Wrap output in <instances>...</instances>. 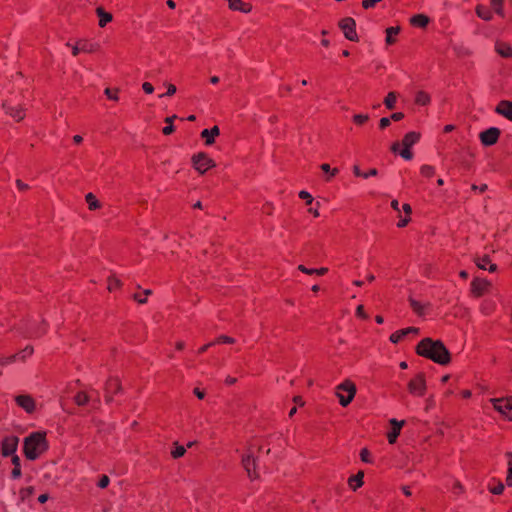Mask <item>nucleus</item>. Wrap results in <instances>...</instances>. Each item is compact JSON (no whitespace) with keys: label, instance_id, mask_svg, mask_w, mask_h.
Instances as JSON below:
<instances>
[{"label":"nucleus","instance_id":"f257e3e1","mask_svg":"<svg viewBox=\"0 0 512 512\" xmlns=\"http://www.w3.org/2000/svg\"><path fill=\"white\" fill-rule=\"evenodd\" d=\"M416 352L418 355L429 358L441 365H446L450 361L449 351L439 340L423 339L417 345Z\"/></svg>","mask_w":512,"mask_h":512},{"label":"nucleus","instance_id":"f03ea898","mask_svg":"<svg viewBox=\"0 0 512 512\" xmlns=\"http://www.w3.org/2000/svg\"><path fill=\"white\" fill-rule=\"evenodd\" d=\"M24 454L29 460H36L48 449L45 433L34 432L24 440Z\"/></svg>","mask_w":512,"mask_h":512},{"label":"nucleus","instance_id":"7ed1b4c3","mask_svg":"<svg viewBox=\"0 0 512 512\" xmlns=\"http://www.w3.org/2000/svg\"><path fill=\"white\" fill-rule=\"evenodd\" d=\"M356 394V386L349 380H345L336 387V395L343 407L348 406Z\"/></svg>","mask_w":512,"mask_h":512},{"label":"nucleus","instance_id":"20e7f679","mask_svg":"<svg viewBox=\"0 0 512 512\" xmlns=\"http://www.w3.org/2000/svg\"><path fill=\"white\" fill-rule=\"evenodd\" d=\"M494 408L508 420H512V398L491 399Z\"/></svg>","mask_w":512,"mask_h":512},{"label":"nucleus","instance_id":"39448f33","mask_svg":"<svg viewBox=\"0 0 512 512\" xmlns=\"http://www.w3.org/2000/svg\"><path fill=\"white\" fill-rule=\"evenodd\" d=\"M339 26L348 40L356 41L358 39L357 33L355 31L356 22L353 18H344L343 20L340 21Z\"/></svg>","mask_w":512,"mask_h":512},{"label":"nucleus","instance_id":"423d86ee","mask_svg":"<svg viewBox=\"0 0 512 512\" xmlns=\"http://www.w3.org/2000/svg\"><path fill=\"white\" fill-rule=\"evenodd\" d=\"M19 439L16 436L5 437L1 444V453L4 457L16 455Z\"/></svg>","mask_w":512,"mask_h":512},{"label":"nucleus","instance_id":"0eeeda50","mask_svg":"<svg viewBox=\"0 0 512 512\" xmlns=\"http://www.w3.org/2000/svg\"><path fill=\"white\" fill-rule=\"evenodd\" d=\"M242 465L250 479H256L258 477V474L255 471L256 458L251 450L242 457Z\"/></svg>","mask_w":512,"mask_h":512},{"label":"nucleus","instance_id":"6e6552de","mask_svg":"<svg viewBox=\"0 0 512 512\" xmlns=\"http://www.w3.org/2000/svg\"><path fill=\"white\" fill-rule=\"evenodd\" d=\"M410 393L422 396L426 390V384L423 374H418L414 379L408 383Z\"/></svg>","mask_w":512,"mask_h":512},{"label":"nucleus","instance_id":"1a4fd4ad","mask_svg":"<svg viewBox=\"0 0 512 512\" xmlns=\"http://www.w3.org/2000/svg\"><path fill=\"white\" fill-rule=\"evenodd\" d=\"M121 390V384L118 378L111 377L107 380L105 385V401L110 403L113 396Z\"/></svg>","mask_w":512,"mask_h":512},{"label":"nucleus","instance_id":"9d476101","mask_svg":"<svg viewBox=\"0 0 512 512\" xmlns=\"http://www.w3.org/2000/svg\"><path fill=\"white\" fill-rule=\"evenodd\" d=\"M500 130L496 127H490L489 129L480 133V140L483 145L491 146L495 144L499 138Z\"/></svg>","mask_w":512,"mask_h":512},{"label":"nucleus","instance_id":"9b49d317","mask_svg":"<svg viewBox=\"0 0 512 512\" xmlns=\"http://www.w3.org/2000/svg\"><path fill=\"white\" fill-rule=\"evenodd\" d=\"M213 165V161L205 154L199 153L198 155H194V170L204 173Z\"/></svg>","mask_w":512,"mask_h":512},{"label":"nucleus","instance_id":"f8f14e48","mask_svg":"<svg viewBox=\"0 0 512 512\" xmlns=\"http://www.w3.org/2000/svg\"><path fill=\"white\" fill-rule=\"evenodd\" d=\"M18 406L27 413H33L36 408L35 400L30 395H18L15 397Z\"/></svg>","mask_w":512,"mask_h":512},{"label":"nucleus","instance_id":"ddd939ff","mask_svg":"<svg viewBox=\"0 0 512 512\" xmlns=\"http://www.w3.org/2000/svg\"><path fill=\"white\" fill-rule=\"evenodd\" d=\"M489 286L490 282L484 279L475 278L471 283V291L475 296L479 297L485 293Z\"/></svg>","mask_w":512,"mask_h":512},{"label":"nucleus","instance_id":"4468645a","mask_svg":"<svg viewBox=\"0 0 512 512\" xmlns=\"http://www.w3.org/2000/svg\"><path fill=\"white\" fill-rule=\"evenodd\" d=\"M495 111L499 115L512 121V102L511 101H508V100L500 101V103L497 105Z\"/></svg>","mask_w":512,"mask_h":512},{"label":"nucleus","instance_id":"2eb2a0df","mask_svg":"<svg viewBox=\"0 0 512 512\" xmlns=\"http://www.w3.org/2000/svg\"><path fill=\"white\" fill-rule=\"evenodd\" d=\"M404 423H405L404 420L398 421L397 419H394V418L390 420V424L392 425V430H391V432L388 433V441L390 444L395 443Z\"/></svg>","mask_w":512,"mask_h":512},{"label":"nucleus","instance_id":"dca6fc26","mask_svg":"<svg viewBox=\"0 0 512 512\" xmlns=\"http://www.w3.org/2000/svg\"><path fill=\"white\" fill-rule=\"evenodd\" d=\"M4 108L6 109V113L9 114L16 121H21L25 117V112L22 107H12L4 104Z\"/></svg>","mask_w":512,"mask_h":512},{"label":"nucleus","instance_id":"f3484780","mask_svg":"<svg viewBox=\"0 0 512 512\" xmlns=\"http://www.w3.org/2000/svg\"><path fill=\"white\" fill-rule=\"evenodd\" d=\"M495 50L502 57L512 58V47L505 42H497Z\"/></svg>","mask_w":512,"mask_h":512},{"label":"nucleus","instance_id":"a211bd4d","mask_svg":"<svg viewBox=\"0 0 512 512\" xmlns=\"http://www.w3.org/2000/svg\"><path fill=\"white\" fill-rule=\"evenodd\" d=\"M229 8L243 13H248L251 11V6L241 0H230Z\"/></svg>","mask_w":512,"mask_h":512},{"label":"nucleus","instance_id":"6ab92c4d","mask_svg":"<svg viewBox=\"0 0 512 512\" xmlns=\"http://www.w3.org/2000/svg\"><path fill=\"white\" fill-rule=\"evenodd\" d=\"M420 139V134L417 132H409L405 135L403 139V146L406 148H410L414 144L418 142Z\"/></svg>","mask_w":512,"mask_h":512},{"label":"nucleus","instance_id":"aec40b11","mask_svg":"<svg viewBox=\"0 0 512 512\" xmlns=\"http://www.w3.org/2000/svg\"><path fill=\"white\" fill-rule=\"evenodd\" d=\"M96 12L99 17L100 27H104L107 23H109L112 20V15L108 12H105L103 8H97Z\"/></svg>","mask_w":512,"mask_h":512},{"label":"nucleus","instance_id":"412c9836","mask_svg":"<svg viewBox=\"0 0 512 512\" xmlns=\"http://www.w3.org/2000/svg\"><path fill=\"white\" fill-rule=\"evenodd\" d=\"M429 23V18L424 14H417L411 18V24L418 27H426Z\"/></svg>","mask_w":512,"mask_h":512},{"label":"nucleus","instance_id":"4be33fe9","mask_svg":"<svg viewBox=\"0 0 512 512\" xmlns=\"http://www.w3.org/2000/svg\"><path fill=\"white\" fill-rule=\"evenodd\" d=\"M364 473L362 471L358 472L356 475L351 476L349 478V484L353 490H356L363 484Z\"/></svg>","mask_w":512,"mask_h":512},{"label":"nucleus","instance_id":"5701e85b","mask_svg":"<svg viewBox=\"0 0 512 512\" xmlns=\"http://www.w3.org/2000/svg\"><path fill=\"white\" fill-rule=\"evenodd\" d=\"M12 464L14 465V467L11 471V476L13 479H17L21 476V464L19 456L13 455Z\"/></svg>","mask_w":512,"mask_h":512},{"label":"nucleus","instance_id":"b1692460","mask_svg":"<svg viewBox=\"0 0 512 512\" xmlns=\"http://www.w3.org/2000/svg\"><path fill=\"white\" fill-rule=\"evenodd\" d=\"M86 203L88 204L89 210H96L100 208V203L93 193H88L85 196Z\"/></svg>","mask_w":512,"mask_h":512},{"label":"nucleus","instance_id":"393cba45","mask_svg":"<svg viewBox=\"0 0 512 512\" xmlns=\"http://www.w3.org/2000/svg\"><path fill=\"white\" fill-rule=\"evenodd\" d=\"M400 32V27H388L386 29V43L391 45L395 42L393 36Z\"/></svg>","mask_w":512,"mask_h":512},{"label":"nucleus","instance_id":"a878e982","mask_svg":"<svg viewBox=\"0 0 512 512\" xmlns=\"http://www.w3.org/2000/svg\"><path fill=\"white\" fill-rule=\"evenodd\" d=\"M476 13H477V16L483 20L489 21L492 19V13L484 6H481V5L477 6Z\"/></svg>","mask_w":512,"mask_h":512},{"label":"nucleus","instance_id":"bb28decb","mask_svg":"<svg viewBox=\"0 0 512 512\" xmlns=\"http://www.w3.org/2000/svg\"><path fill=\"white\" fill-rule=\"evenodd\" d=\"M89 399L90 397L88 394L83 391L78 392L74 397V401L78 406L86 405L89 402Z\"/></svg>","mask_w":512,"mask_h":512},{"label":"nucleus","instance_id":"cd10ccee","mask_svg":"<svg viewBox=\"0 0 512 512\" xmlns=\"http://www.w3.org/2000/svg\"><path fill=\"white\" fill-rule=\"evenodd\" d=\"M429 101H430V97L427 93H425L423 91L417 92L416 97H415V102L417 104L426 105L429 103Z\"/></svg>","mask_w":512,"mask_h":512},{"label":"nucleus","instance_id":"c85d7f7f","mask_svg":"<svg viewBox=\"0 0 512 512\" xmlns=\"http://www.w3.org/2000/svg\"><path fill=\"white\" fill-rule=\"evenodd\" d=\"M397 95L395 92H389L384 100V104L388 109H393L395 107Z\"/></svg>","mask_w":512,"mask_h":512},{"label":"nucleus","instance_id":"c756f323","mask_svg":"<svg viewBox=\"0 0 512 512\" xmlns=\"http://www.w3.org/2000/svg\"><path fill=\"white\" fill-rule=\"evenodd\" d=\"M176 118V116L167 117L165 119V122L167 125L162 129V133L164 135H170L174 131V126L172 124L173 119Z\"/></svg>","mask_w":512,"mask_h":512},{"label":"nucleus","instance_id":"7c9ffc66","mask_svg":"<svg viewBox=\"0 0 512 512\" xmlns=\"http://www.w3.org/2000/svg\"><path fill=\"white\" fill-rule=\"evenodd\" d=\"M34 352V349L32 346H26L23 350H21L18 354V360L24 361L26 358L30 357Z\"/></svg>","mask_w":512,"mask_h":512},{"label":"nucleus","instance_id":"2f4dec72","mask_svg":"<svg viewBox=\"0 0 512 512\" xmlns=\"http://www.w3.org/2000/svg\"><path fill=\"white\" fill-rule=\"evenodd\" d=\"M19 355L20 354H13V355L8 356V357H1L0 358V365L1 366H6V365H9L11 363H14V362L18 361Z\"/></svg>","mask_w":512,"mask_h":512},{"label":"nucleus","instance_id":"473e14b6","mask_svg":"<svg viewBox=\"0 0 512 512\" xmlns=\"http://www.w3.org/2000/svg\"><path fill=\"white\" fill-rule=\"evenodd\" d=\"M420 172L425 177H432L435 173V168L430 165H422L420 168Z\"/></svg>","mask_w":512,"mask_h":512},{"label":"nucleus","instance_id":"72a5a7b5","mask_svg":"<svg viewBox=\"0 0 512 512\" xmlns=\"http://www.w3.org/2000/svg\"><path fill=\"white\" fill-rule=\"evenodd\" d=\"M121 285L120 280L117 279L114 276H111L108 278V290L114 291L115 289L119 288Z\"/></svg>","mask_w":512,"mask_h":512},{"label":"nucleus","instance_id":"f704fd0d","mask_svg":"<svg viewBox=\"0 0 512 512\" xmlns=\"http://www.w3.org/2000/svg\"><path fill=\"white\" fill-rule=\"evenodd\" d=\"M149 294H151V291H150V290H145V291L143 292V294H141V293H136V294H134V296H133V297H134V300H135V301H137L138 303H140V304H144V303H146V301H147V296H148Z\"/></svg>","mask_w":512,"mask_h":512},{"label":"nucleus","instance_id":"c9c22d12","mask_svg":"<svg viewBox=\"0 0 512 512\" xmlns=\"http://www.w3.org/2000/svg\"><path fill=\"white\" fill-rule=\"evenodd\" d=\"M398 333L400 335V338L403 339L405 336H407L410 333L418 334L419 329L416 327H408L405 329L398 330Z\"/></svg>","mask_w":512,"mask_h":512},{"label":"nucleus","instance_id":"e433bc0d","mask_svg":"<svg viewBox=\"0 0 512 512\" xmlns=\"http://www.w3.org/2000/svg\"><path fill=\"white\" fill-rule=\"evenodd\" d=\"M185 447L182 445H176L175 449L171 451L173 458L177 459L185 454Z\"/></svg>","mask_w":512,"mask_h":512},{"label":"nucleus","instance_id":"4c0bfd02","mask_svg":"<svg viewBox=\"0 0 512 512\" xmlns=\"http://www.w3.org/2000/svg\"><path fill=\"white\" fill-rule=\"evenodd\" d=\"M410 305L412 307V309L419 315H421L423 313V305L416 301L415 299H410Z\"/></svg>","mask_w":512,"mask_h":512},{"label":"nucleus","instance_id":"58836bf2","mask_svg":"<svg viewBox=\"0 0 512 512\" xmlns=\"http://www.w3.org/2000/svg\"><path fill=\"white\" fill-rule=\"evenodd\" d=\"M489 262H490V259H489V257H488V256H483V257H481V258L479 257V258H477V259L475 260V263H476V265L478 266V268L483 269V270L487 269V268H486V265H487Z\"/></svg>","mask_w":512,"mask_h":512},{"label":"nucleus","instance_id":"ea45409f","mask_svg":"<svg viewBox=\"0 0 512 512\" xmlns=\"http://www.w3.org/2000/svg\"><path fill=\"white\" fill-rule=\"evenodd\" d=\"M321 169H322V171H323V172H325V173H329V174H330V175L327 177V180H328V181L330 180V178H331L332 176H335V175L338 173V169H336V168H335V169L331 170L330 165H329V164H326V163H324V164H322V165H321Z\"/></svg>","mask_w":512,"mask_h":512},{"label":"nucleus","instance_id":"a19ab883","mask_svg":"<svg viewBox=\"0 0 512 512\" xmlns=\"http://www.w3.org/2000/svg\"><path fill=\"white\" fill-rule=\"evenodd\" d=\"M489 490H490L491 493L499 495L504 490V484L499 481L495 486H490Z\"/></svg>","mask_w":512,"mask_h":512},{"label":"nucleus","instance_id":"79ce46f5","mask_svg":"<svg viewBox=\"0 0 512 512\" xmlns=\"http://www.w3.org/2000/svg\"><path fill=\"white\" fill-rule=\"evenodd\" d=\"M104 92H105V95L109 99L114 100V101L118 100V90L117 89L106 88Z\"/></svg>","mask_w":512,"mask_h":512},{"label":"nucleus","instance_id":"37998d69","mask_svg":"<svg viewBox=\"0 0 512 512\" xmlns=\"http://www.w3.org/2000/svg\"><path fill=\"white\" fill-rule=\"evenodd\" d=\"M201 137H202L203 139H205V142H206V144H208V145H210V144H212V143L214 142V139H213V137L211 136L209 129H204V130L201 132Z\"/></svg>","mask_w":512,"mask_h":512},{"label":"nucleus","instance_id":"c03bdc74","mask_svg":"<svg viewBox=\"0 0 512 512\" xmlns=\"http://www.w3.org/2000/svg\"><path fill=\"white\" fill-rule=\"evenodd\" d=\"M369 119V116L367 114H356L354 116V121L357 124H363Z\"/></svg>","mask_w":512,"mask_h":512},{"label":"nucleus","instance_id":"a18cd8bd","mask_svg":"<svg viewBox=\"0 0 512 512\" xmlns=\"http://www.w3.org/2000/svg\"><path fill=\"white\" fill-rule=\"evenodd\" d=\"M382 0H363L362 6L364 9H370Z\"/></svg>","mask_w":512,"mask_h":512},{"label":"nucleus","instance_id":"49530a36","mask_svg":"<svg viewBox=\"0 0 512 512\" xmlns=\"http://www.w3.org/2000/svg\"><path fill=\"white\" fill-rule=\"evenodd\" d=\"M109 483V477L107 475H103L98 482V487L104 489L109 485Z\"/></svg>","mask_w":512,"mask_h":512},{"label":"nucleus","instance_id":"de8ad7c7","mask_svg":"<svg viewBox=\"0 0 512 512\" xmlns=\"http://www.w3.org/2000/svg\"><path fill=\"white\" fill-rule=\"evenodd\" d=\"M299 197L301 199L305 200L307 204H311L312 201H313V198H312L311 194L308 193L307 191H301L299 193Z\"/></svg>","mask_w":512,"mask_h":512},{"label":"nucleus","instance_id":"09e8293b","mask_svg":"<svg viewBox=\"0 0 512 512\" xmlns=\"http://www.w3.org/2000/svg\"><path fill=\"white\" fill-rule=\"evenodd\" d=\"M502 2L503 0H491V4L495 8L496 13L498 14H502Z\"/></svg>","mask_w":512,"mask_h":512},{"label":"nucleus","instance_id":"8fccbe9b","mask_svg":"<svg viewBox=\"0 0 512 512\" xmlns=\"http://www.w3.org/2000/svg\"><path fill=\"white\" fill-rule=\"evenodd\" d=\"M80 49L81 52H91L92 51V45L87 43L86 41H80Z\"/></svg>","mask_w":512,"mask_h":512},{"label":"nucleus","instance_id":"3c124183","mask_svg":"<svg viewBox=\"0 0 512 512\" xmlns=\"http://www.w3.org/2000/svg\"><path fill=\"white\" fill-rule=\"evenodd\" d=\"M360 457L363 462H366V463L370 462V453L367 449L361 450Z\"/></svg>","mask_w":512,"mask_h":512},{"label":"nucleus","instance_id":"603ef678","mask_svg":"<svg viewBox=\"0 0 512 512\" xmlns=\"http://www.w3.org/2000/svg\"><path fill=\"white\" fill-rule=\"evenodd\" d=\"M142 89H143V91H144L145 93H147V94H151V93H153V91H154V87H153V85H152L151 83H149V82H144V83L142 84Z\"/></svg>","mask_w":512,"mask_h":512},{"label":"nucleus","instance_id":"864d4df0","mask_svg":"<svg viewBox=\"0 0 512 512\" xmlns=\"http://www.w3.org/2000/svg\"><path fill=\"white\" fill-rule=\"evenodd\" d=\"M400 155L405 159V160H411L412 157H413V154L410 152L409 148H406L404 147V149L400 152Z\"/></svg>","mask_w":512,"mask_h":512},{"label":"nucleus","instance_id":"5fc2aeb1","mask_svg":"<svg viewBox=\"0 0 512 512\" xmlns=\"http://www.w3.org/2000/svg\"><path fill=\"white\" fill-rule=\"evenodd\" d=\"M175 92H176V86L173 85V84H169L167 92L165 94L159 95V97L161 98V97H164V96H172V95L175 94Z\"/></svg>","mask_w":512,"mask_h":512},{"label":"nucleus","instance_id":"6e6d98bb","mask_svg":"<svg viewBox=\"0 0 512 512\" xmlns=\"http://www.w3.org/2000/svg\"><path fill=\"white\" fill-rule=\"evenodd\" d=\"M356 314H357L359 317L363 318V319H367V318H368V315H367V314L365 313V311H364V307H363V305H359V306L357 307V309H356Z\"/></svg>","mask_w":512,"mask_h":512},{"label":"nucleus","instance_id":"4d7b16f0","mask_svg":"<svg viewBox=\"0 0 512 512\" xmlns=\"http://www.w3.org/2000/svg\"><path fill=\"white\" fill-rule=\"evenodd\" d=\"M16 186L20 191H26L29 188V186L20 179L16 180Z\"/></svg>","mask_w":512,"mask_h":512},{"label":"nucleus","instance_id":"13d9d810","mask_svg":"<svg viewBox=\"0 0 512 512\" xmlns=\"http://www.w3.org/2000/svg\"><path fill=\"white\" fill-rule=\"evenodd\" d=\"M218 342L231 344L234 343V339L228 336H221L218 338Z\"/></svg>","mask_w":512,"mask_h":512},{"label":"nucleus","instance_id":"bf43d9fd","mask_svg":"<svg viewBox=\"0 0 512 512\" xmlns=\"http://www.w3.org/2000/svg\"><path fill=\"white\" fill-rule=\"evenodd\" d=\"M390 125V118H387V117H383L380 119V127L381 128H386Z\"/></svg>","mask_w":512,"mask_h":512},{"label":"nucleus","instance_id":"052dcab7","mask_svg":"<svg viewBox=\"0 0 512 512\" xmlns=\"http://www.w3.org/2000/svg\"><path fill=\"white\" fill-rule=\"evenodd\" d=\"M390 340L392 343H398L401 338H400V335L398 333V331H396L395 333H393L391 336H390Z\"/></svg>","mask_w":512,"mask_h":512},{"label":"nucleus","instance_id":"680f3d73","mask_svg":"<svg viewBox=\"0 0 512 512\" xmlns=\"http://www.w3.org/2000/svg\"><path fill=\"white\" fill-rule=\"evenodd\" d=\"M404 117V114L401 112H396L391 115V119L394 121H399Z\"/></svg>","mask_w":512,"mask_h":512},{"label":"nucleus","instance_id":"e2e57ef3","mask_svg":"<svg viewBox=\"0 0 512 512\" xmlns=\"http://www.w3.org/2000/svg\"><path fill=\"white\" fill-rule=\"evenodd\" d=\"M48 499H49V495L47 493H44L38 497V502L41 504H44L47 502Z\"/></svg>","mask_w":512,"mask_h":512},{"label":"nucleus","instance_id":"0e129e2a","mask_svg":"<svg viewBox=\"0 0 512 512\" xmlns=\"http://www.w3.org/2000/svg\"><path fill=\"white\" fill-rule=\"evenodd\" d=\"M506 483H507L508 486L512 487V467H511V469H508V475H507V478H506Z\"/></svg>","mask_w":512,"mask_h":512},{"label":"nucleus","instance_id":"69168bd1","mask_svg":"<svg viewBox=\"0 0 512 512\" xmlns=\"http://www.w3.org/2000/svg\"><path fill=\"white\" fill-rule=\"evenodd\" d=\"M80 52V43H77L75 46L72 47V54L73 56H77Z\"/></svg>","mask_w":512,"mask_h":512},{"label":"nucleus","instance_id":"338daca9","mask_svg":"<svg viewBox=\"0 0 512 512\" xmlns=\"http://www.w3.org/2000/svg\"><path fill=\"white\" fill-rule=\"evenodd\" d=\"M472 189H473L474 191L479 190L480 192H484V191L487 189V185H486V184H483V185H481L480 187H479V186H477V185H473V186H472Z\"/></svg>","mask_w":512,"mask_h":512},{"label":"nucleus","instance_id":"774afa93","mask_svg":"<svg viewBox=\"0 0 512 512\" xmlns=\"http://www.w3.org/2000/svg\"><path fill=\"white\" fill-rule=\"evenodd\" d=\"M506 456L508 458V469H511V467H512V453L511 452H507Z\"/></svg>","mask_w":512,"mask_h":512}]
</instances>
